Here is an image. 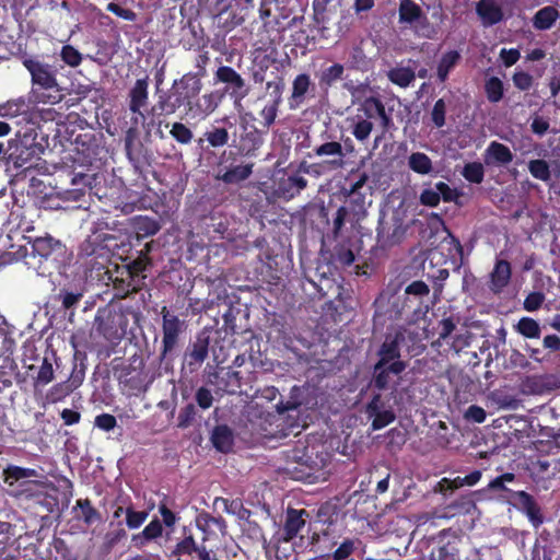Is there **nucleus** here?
Instances as JSON below:
<instances>
[{
  "label": "nucleus",
  "instance_id": "473e14b6",
  "mask_svg": "<svg viewBox=\"0 0 560 560\" xmlns=\"http://www.w3.org/2000/svg\"><path fill=\"white\" fill-rule=\"evenodd\" d=\"M513 153L505 144L492 141L485 151V163L487 165H508L513 161Z\"/></svg>",
  "mask_w": 560,
  "mask_h": 560
},
{
  "label": "nucleus",
  "instance_id": "a211bd4d",
  "mask_svg": "<svg viewBox=\"0 0 560 560\" xmlns=\"http://www.w3.org/2000/svg\"><path fill=\"white\" fill-rule=\"evenodd\" d=\"M224 92L221 90H214L203 94L199 97L191 100V104L188 107V116L191 117H206L212 114L224 98Z\"/></svg>",
  "mask_w": 560,
  "mask_h": 560
},
{
  "label": "nucleus",
  "instance_id": "4be33fe9",
  "mask_svg": "<svg viewBox=\"0 0 560 560\" xmlns=\"http://www.w3.org/2000/svg\"><path fill=\"white\" fill-rule=\"evenodd\" d=\"M149 75L137 79L127 94L128 109L130 113H139L149 103Z\"/></svg>",
  "mask_w": 560,
  "mask_h": 560
},
{
  "label": "nucleus",
  "instance_id": "c9c22d12",
  "mask_svg": "<svg viewBox=\"0 0 560 560\" xmlns=\"http://www.w3.org/2000/svg\"><path fill=\"white\" fill-rule=\"evenodd\" d=\"M133 232L138 240L155 235L160 229V222L145 215H136L131 220Z\"/></svg>",
  "mask_w": 560,
  "mask_h": 560
},
{
  "label": "nucleus",
  "instance_id": "a18cd8bd",
  "mask_svg": "<svg viewBox=\"0 0 560 560\" xmlns=\"http://www.w3.org/2000/svg\"><path fill=\"white\" fill-rule=\"evenodd\" d=\"M388 80L402 89L408 88L416 79V72L409 67H395L387 72Z\"/></svg>",
  "mask_w": 560,
  "mask_h": 560
},
{
  "label": "nucleus",
  "instance_id": "774afa93",
  "mask_svg": "<svg viewBox=\"0 0 560 560\" xmlns=\"http://www.w3.org/2000/svg\"><path fill=\"white\" fill-rule=\"evenodd\" d=\"M355 549V541L351 538H346L332 552L331 558L332 560H348Z\"/></svg>",
  "mask_w": 560,
  "mask_h": 560
},
{
  "label": "nucleus",
  "instance_id": "bb28decb",
  "mask_svg": "<svg viewBox=\"0 0 560 560\" xmlns=\"http://www.w3.org/2000/svg\"><path fill=\"white\" fill-rule=\"evenodd\" d=\"M514 497L517 501L518 509L527 515L530 523L536 527L541 525L544 517L534 497L526 491H516Z\"/></svg>",
  "mask_w": 560,
  "mask_h": 560
},
{
  "label": "nucleus",
  "instance_id": "72a5a7b5",
  "mask_svg": "<svg viewBox=\"0 0 560 560\" xmlns=\"http://www.w3.org/2000/svg\"><path fill=\"white\" fill-rule=\"evenodd\" d=\"M163 534V525L161 521L154 517L142 532L132 535L131 541L138 549L147 546L151 540L161 537Z\"/></svg>",
  "mask_w": 560,
  "mask_h": 560
},
{
  "label": "nucleus",
  "instance_id": "8fccbe9b",
  "mask_svg": "<svg viewBox=\"0 0 560 560\" xmlns=\"http://www.w3.org/2000/svg\"><path fill=\"white\" fill-rule=\"evenodd\" d=\"M114 316L107 310H98L94 318V328L96 332L106 339L114 338L113 322Z\"/></svg>",
  "mask_w": 560,
  "mask_h": 560
},
{
  "label": "nucleus",
  "instance_id": "4c0bfd02",
  "mask_svg": "<svg viewBox=\"0 0 560 560\" xmlns=\"http://www.w3.org/2000/svg\"><path fill=\"white\" fill-rule=\"evenodd\" d=\"M211 441H212L213 446L218 451H220L222 453L230 452L233 446L232 430L225 424L217 425L213 429V432L211 435Z\"/></svg>",
  "mask_w": 560,
  "mask_h": 560
},
{
  "label": "nucleus",
  "instance_id": "680f3d73",
  "mask_svg": "<svg viewBox=\"0 0 560 560\" xmlns=\"http://www.w3.org/2000/svg\"><path fill=\"white\" fill-rule=\"evenodd\" d=\"M205 225L208 234L213 232L222 236L229 230L228 221L221 214L217 213H211L210 215L206 217Z\"/></svg>",
  "mask_w": 560,
  "mask_h": 560
},
{
  "label": "nucleus",
  "instance_id": "c85d7f7f",
  "mask_svg": "<svg viewBox=\"0 0 560 560\" xmlns=\"http://www.w3.org/2000/svg\"><path fill=\"white\" fill-rule=\"evenodd\" d=\"M512 276L511 264L505 259H498L490 273L489 288L493 293H501L509 284Z\"/></svg>",
  "mask_w": 560,
  "mask_h": 560
},
{
  "label": "nucleus",
  "instance_id": "79ce46f5",
  "mask_svg": "<svg viewBox=\"0 0 560 560\" xmlns=\"http://www.w3.org/2000/svg\"><path fill=\"white\" fill-rule=\"evenodd\" d=\"M187 30L189 34L191 35L190 38L186 39L184 36L180 39V43L184 48L191 49V48H203L207 44V40L205 38V32L203 28L200 26L199 23H195L191 20L187 21Z\"/></svg>",
  "mask_w": 560,
  "mask_h": 560
},
{
  "label": "nucleus",
  "instance_id": "5fc2aeb1",
  "mask_svg": "<svg viewBox=\"0 0 560 560\" xmlns=\"http://www.w3.org/2000/svg\"><path fill=\"white\" fill-rule=\"evenodd\" d=\"M485 93L490 103H499L504 95V86L501 79L490 77L485 82Z\"/></svg>",
  "mask_w": 560,
  "mask_h": 560
},
{
  "label": "nucleus",
  "instance_id": "6e6d98bb",
  "mask_svg": "<svg viewBox=\"0 0 560 560\" xmlns=\"http://www.w3.org/2000/svg\"><path fill=\"white\" fill-rule=\"evenodd\" d=\"M143 108H139V113H131L132 116L130 118V127L127 131V141H126V150H127V154H128V158L129 160L132 161V155H131V151H130V141H129V138L135 136L137 132H138V129L140 126H144L145 125V121L148 118L151 119V116H149L148 114L145 115L143 112H142ZM149 125H152L151 121L149 122Z\"/></svg>",
  "mask_w": 560,
  "mask_h": 560
},
{
  "label": "nucleus",
  "instance_id": "ea45409f",
  "mask_svg": "<svg viewBox=\"0 0 560 560\" xmlns=\"http://www.w3.org/2000/svg\"><path fill=\"white\" fill-rule=\"evenodd\" d=\"M558 16L559 12L555 7H544L535 13L533 26L538 31H547L552 27Z\"/></svg>",
  "mask_w": 560,
  "mask_h": 560
},
{
  "label": "nucleus",
  "instance_id": "423d86ee",
  "mask_svg": "<svg viewBox=\"0 0 560 560\" xmlns=\"http://www.w3.org/2000/svg\"><path fill=\"white\" fill-rule=\"evenodd\" d=\"M23 66L31 74L32 84L42 90L35 91L37 103L56 105L63 100L65 94L58 83L57 70L54 66L33 58L24 59Z\"/></svg>",
  "mask_w": 560,
  "mask_h": 560
},
{
  "label": "nucleus",
  "instance_id": "09e8293b",
  "mask_svg": "<svg viewBox=\"0 0 560 560\" xmlns=\"http://www.w3.org/2000/svg\"><path fill=\"white\" fill-rule=\"evenodd\" d=\"M408 167L419 175H428L433 170V163L425 153L413 152L408 158Z\"/></svg>",
  "mask_w": 560,
  "mask_h": 560
},
{
  "label": "nucleus",
  "instance_id": "4d7b16f0",
  "mask_svg": "<svg viewBox=\"0 0 560 560\" xmlns=\"http://www.w3.org/2000/svg\"><path fill=\"white\" fill-rule=\"evenodd\" d=\"M373 128V121H368V119H361L355 116L352 119L351 133L359 142L368 140Z\"/></svg>",
  "mask_w": 560,
  "mask_h": 560
},
{
  "label": "nucleus",
  "instance_id": "aec40b11",
  "mask_svg": "<svg viewBox=\"0 0 560 560\" xmlns=\"http://www.w3.org/2000/svg\"><path fill=\"white\" fill-rule=\"evenodd\" d=\"M117 272L119 276L113 279L115 291L114 296L116 299H126L130 294L141 291L145 287V282H142V278H135L130 276V271L118 269Z\"/></svg>",
  "mask_w": 560,
  "mask_h": 560
},
{
  "label": "nucleus",
  "instance_id": "e2e57ef3",
  "mask_svg": "<svg viewBox=\"0 0 560 560\" xmlns=\"http://www.w3.org/2000/svg\"><path fill=\"white\" fill-rule=\"evenodd\" d=\"M348 210L352 212L358 219L366 214L365 196L361 192L358 195L348 194Z\"/></svg>",
  "mask_w": 560,
  "mask_h": 560
},
{
  "label": "nucleus",
  "instance_id": "4468645a",
  "mask_svg": "<svg viewBox=\"0 0 560 560\" xmlns=\"http://www.w3.org/2000/svg\"><path fill=\"white\" fill-rule=\"evenodd\" d=\"M84 369L73 365L72 372L68 380L59 382L51 386L46 393L45 399L48 404H57L79 388L84 381Z\"/></svg>",
  "mask_w": 560,
  "mask_h": 560
},
{
  "label": "nucleus",
  "instance_id": "2f4dec72",
  "mask_svg": "<svg viewBox=\"0 0 560 560\" xmlns=\"http://www.w3.org/2000/svg\"><path fill=\"white\" fill-rule=\"evenodd\" d=\"M476 13L483 26H492L503 20V11L493 0H479L476 4Z\"/></svg>",
  "mask_w": 560,
  "mask_h": 560
},
{
  "label": "nucleus",
  "instance_id": "cd10ccee",
  "mask_svg": "<svg viewBox=\"0 0 560 560\" xmlns=\"http://www.w3.org/2000/svg\"><path fill=\"white\" fill-rule=\"evenodd\" d=\"M482 472L479 469L471 471L465 477L457 476L454 479L442 478L435 488V491L446 494L447 492H453L456 489H459L465 486H475L481 479Z\"/></svg>",
  "mask_w": 560,
  "mask_h": 560
},
{
  "label": "nucleus",
  "instance_id": "393cba45",
  "mask_svg": "<svg viewBox=\"0 0 560 560\" xmlns=\"http://www.w3.org/2000/svg\"><path fill=\"white\" fill-rule=\"evenodd\" d=\"M210 61L209 52L207 50L200 51L194 59L195 72L185 73L180 78V83L188 84L200 94L202 89L201 79L207 75V66Z\"/></svg>",
  "mask_w": 560,
  "mask_h": 560
},
{
  "label": "nucleus",
  "instance_id": "bf43d9fd",
  "mask_svg": "<svg viewBox=\"0 0 560 560\" xmlns=\"http://www.w3.org/2000/svg\"><path fill=\"white\" fill-rule=\"evenodd\" d=\"M170 135L177 143L182 145L190 144L194 138L191 129L180 121H175L172 124Z\"/></svg>",
  "mask_w": 560,
  "mask_h": 560
},
{
  "label": "nucleus",
  "instance_id": "49530a36",
  "mask_svg": "<svg viewBox=\"0 0 560 560\" xmlns=\"http://www.w3.org/2000/svg\"><path fill=\"white\" fill-rule=\"evenodd\" d=\"M291 0H276V11H280V13H283L284 16V25L287 27V31L298 26L302 25L305 21L304 14L296 15L294 13V9L290 7Z\"/></svg>",
  "mask_w": 560,
  "mask_h": 560
},
{
  "label": "nucleus",
  "instance_id": "0e129e2a",
  "mask_svg": "<svg viewBox=\"0 0 560 560\" xmlns=\"http://www.w3.org/2000/svg\"><path fill=\"white\" fill-rule=\"evenodd\" d=\"M369 417L373 418L372 420V429L373 430H381L395 420V413L390 409H383L380 411H376L373 415H369Z\"/></svg>",
  "mask_w": 560,
  "mask_h": 560
},
{
  "label": "nucleus",
  "instance_id": "dca6fc26",
  "mask_svg": "<svg viewBox=\"0 0 560 560\" xmlns=\"http://www.w3.org/2000/svg\"><path fill=\"white\" fill-rule=\"evenodd\" d=\"M313 154L322 158L329 172L338 171L345 166L346 153L338 141H326L313 148Z\"/></svg>",
  "mask_w": 560,
  "mask_h": 560
},
{
  "label": "nucleus",
  "instance_id": "6e6552de",
  "mask_svg": "<svg viewBox=\"0 0 560 560\" xmlns=\"http://www.w3.org/2000/svg\"><path fill=\"white\" fill-rule=\"evenodd\" d=\"M256 7V0H212L210 13L218 27L225 32L243 25Z\"/></svg>",
  "mask_w": 560,
  "mask_h": 560
},
{
  "label": "nucleus",
  "instance_id": "338daca9",
  "mask_svg": "<svg viewBox=\"0 0 560 560\" xmlns=\"http://www.w3.org/2000/svg\"><path fill=\"white\" fill-rule=\"evenodd\" d=\"M61 60L68 66L74 68L82 62L81 52L72 45H63L60 51Z\"/></svg>",
  "mask_w": 560,
  "mask_h": 560
},
{
  "label": "nucleus",
  "instance_id": "7c9ffc66",
  "mask_svg": "<svg viewBox=\"0 0 560 560\" xmlns=\"http://www.w3.org/2000/svg\"><path fill=\"white\" fill-rule=\"evenodd\" d=\"M152 246L153 242L147 243L144 248L139 252L138 257L131 260L129 264L124 265L120 269L124 271H130V276L135 278H142V282H145L147 275L144 272L152 265V260L149 256Z\"/></svg>",
  "mask_w": 560,
  "mask_h": 560
},
{
  "label": "nucleus",
  "instance_id": "7ed1b4c3",
  "mask_svg": "<svg viewBox=\"0 0 560 560\" xmlns=\"http://www.w3.org/2000/svg\"><path fill=\"white\" fill-rule=\"evenodd\" d=\"M257 14L260 25L256 32L255 51L265 52V59L273 62L288 32L283 13L276 11V0H259Z\"/></svg>",
  "mask_w": 560,
  "mask_h": 560
},
{
  "label": "nucleus",
  "instance_id": "58836bf2",
  "mask_svg": "<svg viewBox=\"0 0 560 560\" xmlns=\"http://www.w3.org/2000/svg\"><path fill=\"white\" fill-rule=\"evenodd\" d=\"M421 7L413 0H400L398 14L400 24H416L417 20L421 19Z\"/></svg>",
  "mask_w": 560,
  "mask_h": 560
},
{
  "label": "nucleus",
  "instance_id": "c03bdc74",
  "mask_svg": "<svg viewBox=\"0 0 560 560\" xmlns=\"http://www.w3.org/2000/svg\"><path fill=\"white\" fill-rule=\"evenodd\" d=\"M459 60L460 54L457 50H450L443 54L436 69L438 79L441 83H444L447 80L451 70L459 62Z\"/></svg>",
  "mask_w": 560,
  "mask_h": 560
},
{
  "label": "nucleus",
  "instance_id": "13d9d810",
  "mask_svg": "<svg viewBox=\"0 0 560 560\" xmlns=\"http://www.w3.org/2000/svg\"><path fill=\"white\" fill-rule=\"evenodd\" d=\"M462 175L471 184H481L485 178V167L480 162H469L463 167Z\"/></svg>",
  "mask_w": 560,
  "mask_h": 560
},
{
  "label": "nucleus",
  "instance_id": "1a4fd4ad",
  "mask_svg": "<svg viewBox=\"0 0 560 560\" xmlns=\"http://www.w3.org/2000/svg\"><path fill=\"white\" fill-rule=\"evenodd\" d=\"M160 314L162 317L160 361H172L180 346L182 337L187 329V324L184 319H180L178 315L170 311L167 306H162Z\"/></svg>",
  "mask_w": 560,
  "mask_h": 560
},
{
  "label": "nucleus",
  "instance_id": "de8ad7c7",
  "mask_svg": "<svg viewBox=\"0 0 560 560\" xmlns=\"http://www.w3.org/2000/svg\"><path fill=\"white\" fill-rule=\"evenodd\" d=\"M253 173V164H241L228 168L219 178L225 184H238Z\"/></svg>",
  "mask_w": 560,
  "mask_h": 560
},
{
  "label": "nucleus",
  "instance_id": "b1692460",
  "mask_svg": "<svg viewBox=\"0 0 560 560\" xmlns=\"http://www.w3.org/2000/svg\"><path fill=\"white\" fill-rule=\"evenodd\" d=\"M335 287L334 279L326 277L325 273L315 271L314 277L305 276L303 290L313 299H323L328 295L329 291Z\"/></svg>",
  "mask_w": 560,
  "mask_h": 560
},
{
  "label": "nucleus",
  "instance_id": "f3484780",
  "mask_svg": "<svg viewBox=\"0 0 560 560\" xmlns=\"http://www.w3.org/2000/svg\"><path fill=\"white\" fill-rule=\"evenodd\" d=\"M210 337L206 332L198 334L184 355V361L190 372L197 371L209 354Z\"/></svg>",
  "mask_w": 560,
  "mask_h": 560
},
{
  "label": "nucleus",
  "instance_id": "c756f323",
  "mask_svg": "<svg viewBox=\"0 0 560 560\" xmlns=\"http://www.w3.org/2000/svg\"><path fill=\"white\" fill-rule=\"evenodd\" d=\"M264 138L261 132L256 128H245L244 133L241 135L237 150L243 156H256L258 149L262 145Z\"/></svg>",
  "mask_w": 560,
  "mask_h": 560
},
{
  "label": "nucleus",
  "instance_id": "6ab92c4d",
  "mask_svg": "<svg viewBox=\"0 0 560 560\" xmlns=\"http://www.w3.org/2000/svg\"><path fill=\"white\" fill-rule=\"evenodd\" d=\"M210 382L215 386L217 392L235 395L241 393L243 377L238 371H233L231 368H222L211 375Z\"/></svg>",
  "mask_w": 560,
  "mask_h": 560
},
{
  "label": "nucleus",
  "instance_id": "39448f33",
  "mask_svg": "<svg viewBox=\"0 0 560 560\" xmlns=\"http://www.w3.org/2000/svg\"><path fill=\"white\" fill-rule=\"evenodd\" d=\"M48 147V137L44 135L37 119L24 124L9 141V158L18 168L32 166Z\"/></svg>",
  "mask_w": 560,
  "mask_h": 560
},
{
  "label": "nucleus",
  "instance_id": "5701e85b",
  "mask_svg": "<svg viewBox=\"0 0 560 560\" xmlns=\"http://www.w3.org/2000/svg\"><path fill=\"white\" fill-rule=\"evenodd\" d=\"M335 287L334 279L326 277L325 273L315 271L314 277L305 276L303 290L313 299H323L328 295L329 291Z\"/></svg>",
  "mask_w": 560,
  "mask_h": 560
},
{
  "label": "nucleus",
  "instance_id": "052dcab7",
  "mask_svg": "<svg viewBox=\"0 0 560 560\" xmlns=\"http://www.w3.org/2000/svg\"><path fill=\"white\" fill-rule=\"evenodd\" d=\"M528 171L536 179L548 182L551 178L549 164L542 159L530 160L528 162Z\"/></svg>",
  "mask_w": 560,
  "mask_h": 560
},
{
  "label": "nucleus",
  "instance_id": "864d4df0",
  "mask_svg": "<svg viewBox=\"0 0 560 560\" xmlns=\"http://www.w3.org/2000/svg\"><path fill=\"white\" fill-rule=\"evenodd\" d=\"M515 329L520 335L528 339H538L541 334L539 323L532 317H522L517 322Z\"/></svg>",
  "mask_w": 560,
  "mask_h": 560
},
{
  "label": "nucleus",
  "instance_id": "0eeeda50",
  "mask_svg": "<svg viewBox=\"0 0 560 560\" xmlns=\"http://www.w3.org/2000/svg\"><path fill=\"white\" fill-rule=\"evenodd\" d=\"M198 95V91H195L188 84L180 83V79L175 80L170 89L156 93V102L148 110L152 126L155 124V119H158V125L161 126L162 117L174 115L182 106L185 107V113L188 115L191 100Z\"/></svg>",
  "mask_w": 560,
  "mask_h": 560
},
{
  "label": "nucleus",
  "instance_id": "f03ea898",
  "mask_svg": "<svg viewBox=\"0 0 560 560\" xmlns=\"http://www.w3.org/2000/svg\"><path fill=\"white\" fill-rule=\"evenodd\" d=\"M195 526L202 533L201 540H197L195 529L191 524L184 525L180 529V536L176 538V544L167 553L170 560H220L217 553L208 549L206 541L212 533V526H215L222 535L226 534L228 524L221 516H213L207 511H200L195 520Z\"/></svg>",
  "mask_w": 560,
  "mask_h": 560
},
{
  "label": "nucleus",
  "instance_id": "9d476101",
  "mask_svg": "<svg viewBox=\"0 0 560 560\" xmlns=\"http://www.w3.org/2000/svg\"><path fill=\"white\" fill-rule=\"evenodd\" d=\"M155 380V373L145 368L141 355L133 354L128 364L121 370L119 383L130 395L138 396L145 393Z\"/></svg>",
  "mask_w": 560,
  "mask_h": 560
},
{
  "label": "nucleus",
  "instance_id": "603ef678",
  "mask_svg": "<svg viewBox=\"0 0 560 560\" xmlns=\"http://www.w3.org/2000/svg\"><path fill=\"white\" fill-rule=\"evenodd\" d=\"M229 132L225 128L213 126L203 133V138H200L198 143L201 145L202 141L206 140L210 147L220 148L229 142Z\"/></svg>",
  "mask_w": 560,
  "mask_h": 560
},
{
  "label": "nucleus",
  "instance_id": "f257e3e1",
  "mask_svg": "<svg viewBox=\"0 0 560 560\" xmlns=\"http://www.w3.org/2000/svg\"><path fill=\"white\" fill-rule=\"evenodd\" d=\"M425 345L419 331L400 327L387 334L376 351L377 361L372 368L371 386L380 392L389 389L408 368V360L420 355Z\"/></svg>",
  "mask_w": 560,
  "mask_h": 560
},
{
  "label": "nucleus",
  "instance_id": "2eb2a0df",
  "mask_svg": "<svg viewBox=\"0 0 560 560\" xmlns=\"http://www.w3.org/2000/svg\"><path fill=\"white\" fill-rule=\"evenodd\" d=\"M407 233V225L402 219L395 215L390 223H381L377 228V243L382 248H390L402 242Z\"/></svg>",
  "mask_w": 560,
  "mask_h": 560
},
{
  "label": "nucleus",
  "instance_id": "e433bc0d",
  "mask_svg": "<svg viewBox=\"0 0 560 560\" xmlns=\"http://www.w3.org/2000/svg\"><path fill=\"white\" fill-rule=\"evenodd\" d=\"M28 370L31 372H35L32 373L33 386L35 390L45 387L50 382H52L55 377L52 363L47 358L43 359L40 366L35 368L34 365H31Z\"/></svg>",
  "mask_w": 560,
  "mask_h": 560
},
{
  "label": "nucleus",
  "instance_id": "37998d69",
  "mask_svg": "<svg viewBox=\"0 0 560 560\" xmlns=\"http://www.w3.org/2000/svg\"><path fill=\"white\" fill-rule=\"evenodd\" d=\"M345 67L341 63H334L322 70L318 75V85L323 90H328L337 81L343 78Z\"/></svg>",
  "mask_w": 560,
  "mask_h": 560
},
{
  "label": "nucleus",
  "instance_id": "412c9836",
  "mask_svg": "<svg viewBox=\"0 0 560 560\" xmlns=\"http://www.w3.org/2000/svg\"><path fill=\"white\" fill-rule=\"evenodd\" d=\"M310 516L308 511L305 509L288 508L285 512V521L282 527V535L284 541H291L306 524V518Z\"/></svg>",
  "mask_w": 560,
  "mask_h": 560
},
{
  "label": "nucleus",
  "instance_id": "ddd939ff",
  "mask_svg": "<svg viewBox=\"0 0 560 560\" xmlns=\"http://www.w3.org/2000/svg\"><path fill=\"white\" fill-rule=\"evenodd\" d=\"M355 117L368 121L380 120L383 133L393 125L392 116L386 112L385 105L377 96L365 97L358 106Z\"/></svg>",
  "mask_w": 560,
  "mask_h": 560
},
{
  "label": "nucleus",
  "instance_id": "20e7f679",
  "mask_svg": "<svg viewBox=\"0 0 560 560\" xmlns=\"http://www.w3.org/2000/svg\"><path fill=\"white\" fill-rule=\"evenodd\" d=\"M66 245L50 236L36 237L31 247L25 248L24 264L39 276H49L54 270L59 271L68 260Z\"/></svg>",
  "mask_w": 560,
  "mask_h": 560
},
{
  "label": "nucleus",
  "instance_id": "3c124183",
  "mask_svg": "<svg viewBox=\"0 0 560 560\" xmlns=\"http://www.w3.org/2000/svg\"><path fill=\"white\" fill-rule=\"evenodd\" d=\"M2 475L3 481L9 486H12L15 481H19L21 479L36 477L37 471L33 468L9 465L3 469Z\"/></svg>",
  "mask_w": 560,
  "mask_h": 560
},
{
  "label": "nucleus",
  "instance_id": "a878e982",
  "mask_svg": "<svg viewBox=\"0 0 560 560\" xmlns=\"http://www.w3.org/2000/svg\"><path fill=\"white\" fill-rule=\"evenodd\" d=\"M307 187V180L299 175H290L278 182L276 194L279 198L291 200Z\"/></svg>",
  "mask_w": 560,
  "mask_h": 560
},
{
  "label": "nucleus",
  "instance_id": "a19ab883",
  "mask_svg": "<svg viewBox=\"0 0 560 560\" xmlns=\"http://www.w3.org/2000/svg\"><path fill=\"white\" fill-rule=\"evenodd\" d=\"M77 510L80 511V514H77L75 517L82 520L86 525L102 521L101 513L92 505L91 500L88 498L77 500L73 511L75 512Z\"/></svg>",
  "mask_w": 560,
  "mask_h": 560
},
{
  "label": "nucleus",
  "instance_id": "9b49d317",
  "mask_svg": "<svg viewBox=\"0 0 560 560\" xmlns=\"http://www.w3.org/2000/svg\"><path fill=\"white\" fill-rule=\"evenodd\" d=\"M215 84L222 83L224 88L221 90L224 95H230L232 98L242 100L247 95V86L245 79L232 67L220 66L213 74Z\"/></svg>",
  "mask_w": 560,
  "mask_h": 560
},
{
  "label": "nucleus",
  "instance_id": "69168bd1",
  "mask_svg": "<svg viewBox=\"0 0 560 560\" xmlns=\"http://www.w3.org/2000/svg\"><path fill=\"white\" fill-rule=\"evenodd\" d=\"M125 513L126 525L129 529L139 528L149 516V513L147 511H135L132 506H128L125 510Z\"/></svg>",
  "mask_w": 560,
  "mask_h": 560
},
{
  "label": "nucleus",
  "instance_id": "f8f14e48",
  "mask_svg": "<svg viewBox=\"0 0 560 560\" xmlns=\"http://www.w3.org/2000/svg\"><path fill=\"white\" fill-rule=\"evenodd\" d=\"M38 117V113L32 106L31 101L25 96L10 98L0 103V118L2 119H19L16 124L20 125L22 121H24V124L34 121Z\"/></svg>",
  "mask_w": 560,
  "mask_h": 560
},
{
  "label": "nucleus",
  "instance_id": "f704fd0d",
  "mask_svg": "<svg viewBox=\"0 0 560 560\" xmlns=\"http://www.w3.org/2000/svg\"><path fill=\"white\" fill-rule=\"evenodd\" d=\"M312 85L307 73L298 74L292 82V93L290 96V108L299 107L305 100V95Z\"/></svg>",
  "mask_w": 560,
  "mask_h": 560
}]
</instances>
